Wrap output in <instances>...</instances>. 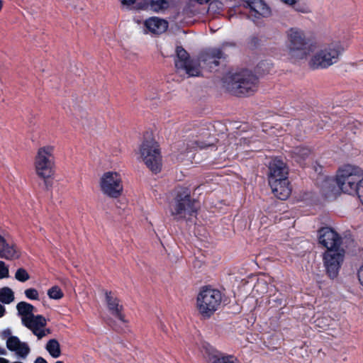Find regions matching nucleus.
Masks as SVG:
<instances>
[{
  "label": "nucleus",
  "mask_w": 363,
  "mask_h": 363,
  "mask_svg": "<svg viewBox=\"0 0 363 363\" xmlns=\"http://www.w3.org/2000/svg\"><path fill=\"white\" fill-rule=\"evenodd\" d=\"M336 183L342 192L357 194L363 205V170L358 166L344 164L336 174Z\"/></svg>",
  "instance_id": "f03ea898"
},
{
  "label": "nucleus",
  "mask_w": 363,
  "mask_h": 363,
  "mask_svg": "<svg viewBox=\"0 0 363 363\" xmlns=\"http://www.w3.org/2000/svg\"><path fill=\"white\" fill-rule=\"evenodd\" d=\"M357 277L360 284L363 286V264L362 266L358 270Z\"/></svg>",
  "instance_id": "e433bc0d"
},
{
  "label": "nucleus",
  "mask_w": 363,
  "mask_h": 363,
  "mask_svg": "<svg viewBox=\"0 0 363 363\" xmlns=\"http://www.w3.org/2000/svg\"><path fill=\"white\" fill-rule=\"evenodd\" d=\"M137 0H121L122 6L127 9L131 10H151L155 12H159V0H143L138 2L135 6L134 4Z\"/></svg>",
  "instance_id": "6ab92c4d"
},
{
  "label": "nucleus",
  "mask_w": 363,
  "mask_h": 363,
  "mask_svg": "<svg viewBox=\"0 0 363 363\" xmlns=\"http://www.w3.org/2000/svg\"><path fill=\"white\" fill-rule=\"evenodd\" d=\"M105 299L110 313L122 323H125V316L123 314V306L119 299L111 291H105Z\"/></svg>",
  "instance_id": "2eb2a0df"
},
{
  "label": "nucleus",
  "mask_w": 363,
  "mask_h": 363,
  "mask_svg": "<svg viewBox=\"0 0 363 363\" xmlns=\"http://www.w3.org/2000/svg\"><path fill=\"white\" fill-rule=\"evenodd\" d=\"M174 201L172 215L174 216V219L191 220L193 217H196L199 208L197 201L191 198V191L189 188H179Z\"/></svg>",
  "instance_id": "7ed1b4c3"
},
{
  "label": "nucleus",
  "mask_w": 363,
  "mask_h": 363,
  "mask_svg": "<svg viewBox=\"0 0 363 363\" xmlns=\"http://www.w3.org/2000/svg\"><path fill=\"white\" fill-rule=\"evenodd\" d=\"M25 296L27 298L30 300H38L39 299V294L38 291L33 288H30L24 291Z\"/></svg>",
  "instance_id": "473e14b6"
},
{
  "label": "nucleus",
  "mask_w": 363,
  "mask_h": 363,
  "mask_svg": "<svg viewBox=\"0 0 363 363\" xmlns=\"http://www.w3.org/2000/svg\"><path fill=\"white\" fill-rule=\"evenodd\" d=\"M143 33L152 37L159 34V17H150L144 21Z\"/></svg>",
  "instance_id": "4be33fe9"
},
{
  "label": "nucleus",
  "mask_w": 363,
  "mask_h": 363,
  "mask_svg": "<svg viewBox=\"0 0 363 363\" xmlns=\"http://www.w3.org/2000/svg\"><path fill=\"white\" fill-rule=\"evenodd\" d=\"M169 2L167 0H160V11L169 7Z\"/></svg>",
  "instance_id": "58836bf2"
},
{
  "label": "nucleus",
  "mask_w": 363,
  "mask_h": 363,
  "mask_svg": "<svg viewBox=\"0 0 363 363\" xmlns=\"http://www.w3.org/2000/svg\"><path fill=\"white\" fill-rule=\"evenodd\" d=\"M273 194L280 200H286L291 193L288 177L279 179L269 183Z\"/></svg>",
  "instance_id": "f3484780"
},
{
  "label": "nucleus",
  "mask_w": 363,
  "mask_h": 363,
  "mask_svg": "<svg viewBox=\"0 0 363 363\" xmlns=\"http://www.w3.org/2000/svg\"><path fill=\"white\" fill-rule=\"evenodd\" d=\"M320 322H322V321H321V320H320V319H318V320H316V323H317V324H316V325H317L318 327L322 328V326H320Z\"/></svg>",
  "instance_id": "49530a36"
},
{
  "label": "nucleus",
  "mask_w": 363,
  "mask_h": 363,
  "mask_svg": "<svg viewBox=\"0 0 363 363\" xmlns=\"http://www.w3.org/2000/svg\"><path fill=\"white\" fill-rule=\"evenodd\" d=\"M46 319L41 315H33L23 319L22 325L28 328L40 340L50 333L49 329H45Z\"/></svg>",
  "instance_id": "ddd939ff"
},
{
  "label": "nucleus",
  "mask_w": 363,
  "mask_h": 363,
  "mask_svg": "<svg viewBox=\"0 0 363 363\" xmlns=\"http://www.w3.org/2000/svg\"><path fill=\"white\" fill-rule=\"evenodd\" d=\"M139 154L146 167L157 174L159 172V144L152 133H146L139 148Z\"/></svg>",
  "instance_id": "6e6552de"
},
{
  "label": "nucleus",
  "mask_w": 363,
  "mask_h": 363,
  "mask_svg": "<svg viewBox=\"0 0 363 363\" xmlns=\"http://www.w3.org/2000/svg\"><path fill=\"white\" fill-rule=\"evenodd\" d=\"M318 238L319 243L327 249L326 251L340 249L342 238L331 228H320L318 231Z\"/></svg>",
  "instance_id": "f8f14e48"
},
{
  "label": "nucleus",
  "mask_w": 363,
  "mask_h": 363,
  "mask_svg": "<svg viewBox=\"0 0 363 363\" xmlns=\"http://www.w3.org/2000/svg\"><path fill=\"white\" fill-rule=\"evenodd\" d=\"M251 16L259 18L260 16H267L270 13L268 6L262 0H256L248 7Z\"/></svg>",
  "instance_id": "412c9836"
},
{
  "label": "nucleus",
  "mask_w": 363,
  "mask_h": 363,
  "mask_svg": "<svg viewBox=\"0 0 363 363\" xmlns=\"http://www.w3.org/2000/svg\"><path fill=\"white\" fill-rule=\"evenodd\" d=\"M3 337H7V339L9 337H13V335H11V330L9 328H6L1 333Z\"/></svg>",
  "instance_id": "4c0bfd02"
},
{
  "label": "nucleus",
  "mask_w": 363,
  "mask_h": 363,
  "mask_svg": "<svg viewBox=\"0 0 363 363\" xmlns=\"http://www.w3.org/2000/svg\"><path fill=\"white\" fill-rule=\"evenodd\" d=\"M6 313V309L4 306L0 304V318L3 317Z\"/></svg>",
  "instance_id": "37998d69"
},
{
  "label": "nucleus",
  "mask_w": 363,
  "mask_h": 363,
  "mask_svg": "<svg viewBox=\"0 0 363 363\" xmlns=\"http://www.w3.org/2000/svg\"><path fill=\"white\" fill-rule=\"evenodd\" d=\"M34 363H48V362L44 358L38 357L35 359Z\"/></svg>",
  "instance_id": "a19ab883"
},
{
  "label": "nucleus",
  "mask_w": 363,
  "mask_h": 363,
  "mask_svg": "<svg viewBox=\"0 0 363 363\" xmlns=\"http://www.w3.org/2000/svg\"><path fill=\"white\" fill-rule=\"evenodd\" d=\"M57 1L61 2V3L66 4L67 1H68L69 0H57Z\"/></svg>",
  "instance_id": "de8ad7c7"
},
{
  "label": "nucleus",
  "mask_w": 363,
  "mask_h": 363,
  "mask_svg": "<svg viewBox=\"0 0 363 363\" xmlns=\"http://www.w3.org/2000/svg\"><path fill=\"white\" fill-rule=\"evenodd\" d=\"M48 296L51 299L59 300L63 297V292L59 286H54L48 289Z\"/></svg>",
  "instance_id": "c756f323"
},
{
  "label": "nucleus",
  "mask_w": 363,
  "mask_h": 363,
  "mask_svg": "<svg viewBox=\"0 0 363 363\" xmlns=\"http://www.w3.org/2000/svg\"><path fill=\"white\" fill-rule=\"evenodd\" d=\"M272 69V64L267 60H262L256 66L255 70L259 74L269 73Z\"/></svg>",
  "instance_id": "c85d7f7f"
},
{
  "label": "nucleus",
  "mask_w": 363,
  "mask_h": 363,
  "mask_svg": "<svg viewBox=\"0 0 363 363\" xmlns=\"http://www.w3.org/2000/svg\"><path fill=\"white\" fill-rule=\"evenodd\" d=\"M212 363H240L233 355L213 356Z\"/></svg>",
  "instance_id": "cd10ccee"
},
{
  "label": "nucleus",
  "mask_w": 363,
  "mask_h": 363,
  "mask_svg": "<svg viewBox=\"0 0 363 363\" xmlns=\"http://www.w3.org/2000/svg\"><path fill=\"white\" fill-rule=\"evenodd\" d=\"M55 148L52 145H45L38 149L34 159V167L36 174L44 179L47 189L51 184L47 181L54 174L55 158Z\"/></svg>",
  "instance_id": "39448f33"
},
{
  "label": "nucleus",
  "mask_w": 363,
  "mask_h": 363,
  "mask_svg": "<svg viewBox=\"0 0 363 363\" xmlns=\"http://www.w3.org/2000/svg\"><path fill=\"white\" fill-rule=\"evenodd\" d=\"M224 57V53L220 48H212L199 55L198 60L202 62L211 72L218 67L219 60Z\"/></svg>",
  "instance_id": "4468645a"
},
{
  "label": "nucleus",
  "mask_w": 363,
  "mask_h": 363,
  "mask_svg": "<svg viewBox=\"0 0 363 363\" xmlns=\"http://www.w3.org/2000/svg\"><path fill=\"white\" fill-rule=\"evenodd\" d=\"M345 258V250H330L323 254V263L327 275L332 279L336 278L339 274L341 265Z\"/></svg>",
  "instance_id": "9b49d317"
},
{
  "label": "nucleus",
  "mask_w": 363,
  "mask_h": 363,
  "mask_svg": "<svg viewBox=\"0 0 363 363\" xmlns=\"http://www.w3.org/2000/svg\"><path fill=\"white\" fill-rule=\"evenodd\" d=\"M211 146L210 144L206 143L204 141H201L199 139H194L189 141L186 145V152L188 155L189 153L193 152L194 150L197 149L202 150L206 149Z\"/></svg>",
  "instance_id": "393cba45"
},
{
  "label": "nucleus",
  "mask_w": 363,
  "mask_h": 363,
  "mask_svg": "<svg viewBox=\"0 0 363 363\" xmlns=\"http://www.w3.org/2000/svg\"><path fill=\"white\" fill-rule=\"evenodd\" d=\"M222 298V294L219 290L209 286L202 287L196 298V308L202 318H211L219 308Z\"/></svg>",
  "instance_id": "20e7f679"
},
{
  "label": "nucleus",
  "mask_w": 363,
  "mask_h": 363,
  "mask_svg": "<svg viewBox=\"0 0 363 363\" xmlns=\"http://www.w3.org/2000/svg\"><path fill=\"white\" fill-rule=\"evenodd\" d=\"M344 48L340 42L332 43L314 55L309 62L312 69H325L337 62Z\"/></svg>",
  "instance_id": "423d86ee"
},
{
  "label": "nucleus",
  "mask_w": 363,
  "mask_h": 363,
  "mask_svg": "<svg viewBox=\"0 0 363 363\" xmlns=\"http://www.w3.org/2000/svg\"><path fill=\"white\" fill-rule=\"evenodd\" d=\"M223 82L228 91L238 97L253 95L259 86V78L248 69L228 72L223 77Z\"/></svg>",
  "instance_id": "f257e3e1"
},
{
  "label": "nucleus",
  "mask_w": 363,
  "mask_h": 363,
  "mask_svg": "<svg viewBox=\"0 0 363 363\" xmlns=\"http://www.w3.org/2000/svg\"><path fill=\"white\" fill-rule=\"evenodd\" d=\"M286 48L292 58L303 59L309 52V39L305 32L298 28H291L286 32Z\"/></svg>",
  "instance_id": "0eeeda50"
},
{
  "label": "nucleus",
  "mask_w": 363,
  "mask_h": 363,
  "mask_svg": "<svg viewBox=\"0 0 363 363\" xmlns=\"http://www.w3.org/2000/svg\"><path fill=\"white\" fill-rule=\"evenodd\" d=\"M223 9V4L220 1H211L208 5V10L213 12H219Z\"/></svg>",
  "instance_id": "72a5a7b5"
},
{
  "label": "nucleus",
  "mask_w": 363,
  "mask_h": 363,
  "mask_svg": "<svg viewBox=\"0 0 363 363\" xmlns=\"http://www.w3.org/2000/svg\"><path fill=\"white\" fill-rule=\"evenodd\" d=\"M199 4L203 5L210 3L211 0H195Z\"/></svg>",
  "instance_id": "c03bdc74"
},
{
  "label": "nucleus",
  "mask_w": 363,
  "mask_h": 363,
  "mask_svg": "<svg viewBox=\"0 0 363 363\" xmlns=\"http://www.w3.org/2000/svg\"><path fill=\"white\" fill-rule=\"evenodd\" d=\"M18 315L21 316V323L23 318H29L33 315L34 306L25 301H21L16 305Z\"/></svg>",
  "instance_id": "b1692460"
},
{
  "label": "nucleus",
  "mask_w": 363,
  "mask_h": 363,
  "mask_svg": "<svg viewBox=\"0 0 363 363\" xmlns=\"http://www.w3.org/2000/svg\"><path fill=\"white\" fill-rule=\"evenodd\" d=\"M45 348L49 354L54 358H57L61 354L60 344L55 339L50 340Z\"/></svg>",
  "instance_id": "a878e982"
},
{
  "label": "nucleus",
  "mask_w": 363,
  "mask_h": 363,
  "mask_svg": "<svg viewBox=\"0 0 363 363\" xmlns=\"http://www.w3.org/2000/svg\"><path fill=\"white\" fill-rule=\"evenodd\" d=\"M292 157L301 164L311 154V150L306 146H298L293 149Z\"/></svg>",
  "instance_id": "5701e85b"
},
{
  "label": "nucleus",
  "mask_w": 363,
  "mask_h": 363,
  "mask_svg": "<svg viewBox=\"0 0 363 363\" xmlns=\"http://www.w3.org/2000/svg\"><path fill=\"white\" fill-rule=\"evenodd\" d=\"M55 363H64V362L62 361H57Z\"/></svg>",
  "instance_id": "09e8293b"
},
{
  "label": "nucleus",
  "mask_w": 363,
  "mask_h": 363,
  "mask_svg": "<svg viewBox=\"0 0 363 363\" xmlns=\"http://www.w3.org/2000/svg\"><path fill=\"white\" fill-rule=\"evenodd\" d=\"M160 27H162L165 31L168 28V22L164 19L160 18Z\"/></svg>",
  "instance_id": "ea45409f"
},
{
  "label": "nucleus",
  "mask_w": 363,
  "mask_h": 363,
  "mask_svg": "<svg viewBox=\"0 0 363 363\" xmlns=\"http://www.w3.org/2000/svg\"><path fill=\"white\" fill-rule=\"evenodd\" d=\"M177 58L175 67L178 69L184 70L189 77L201 75V65L198 59L191 58L189 54L182 46L176 48Z\"/></svg>",
  "instance_id": "9d476101"
},
{
  "label": "nucleus",
  "mask_w": 363,
  "mask_h": 363,
  "mask_svg": "<svg viewBox=\"0 0 363 363\" xmlns=\"http://www.w3.org/2000/svg\"><path fill=\"white\" fill-rule=\"evenodd\" d=\"M6 345L9 351L14 352L21 359H26L30 351L28 345L21 342L17 336L9 337Z\"/></svg>",
  "instance_id": "aec40b11"
},
{
  "label": "nucleus",
  "mask_w": 363,
  "mask_h": 363,
  "mask_svg": "<svg viewBox=\"0 0 363 363\" xmlns=\"http://www.w3.org/2000/svg\"><path fill=\"white\" fill-rule=\"evenodd\" d=\"M21 252L16 245L9 242L0 235V258L14 260L20 257Z\"/></svg>",
  "instance_id": "dca6fc26"
},
{
  "label": "nucleus",
  "mask_w": 363,
  "mask_h": 363,
  "mask_svg": "<svg viewBox=\"0 0 363 363\" xmlns=\"http://www.w3.org/2000/svg\"><path fill=\"white\" fill-rule=\"evenodd\" d=\"M102 193L111 198H118L123 192V186L121 175L115 171L104 172L100 179Z\"/></svg>",
  "instance_id": "1a4fd4ad"
},
{
  "label": "nucleus",
  "mask_w": 363,
  "mask_h": 363,
  "mask_svg": "<svg viewBox=\"0 0 363 363\" xmlns=\"http://www.w3.org/2000/svg\"><path fill=\"white\" fill-rule=\"evenodd\" d=\"M9 277V267L4 261L0 260V279Z\"/></svg>",
  "instance_id": "f704fd0d"
},
{
  "label": "nucleus",
  "mask_w": 363,
  "mask_h": 363,
  "mask_svg": "<svg viewBox=\"0 0 363 363\" xmlns=\"http://www.w3.org/2000/svg\"><path fill=\"white\" fill-rule=\"evenodd\" d=\"M346 129L350 130L354 135H356L363 129V124L358 121H354L351 123H348Z\"/></svg>",
  "instance_id": "2f4dec72"
},
{
  "label": "nucleus",
  "mask_w": 363,
  "mask_h": 363,
  "mask_svg": "<svg viewBox=\"0 0 363 363\" xmlns=\"http://www.w3.org/2000/svg\"><path fill=\"white\" fill-rule=\"evenodd\" d=\"M15 279L20 282H25L30 279V275L24 268H18L15 273Z\"/></svg>",
  "instance_id": "7c9ffc66"
},
{
  "label": "nucleus",
  "mask_w": 363,
  "mask_h": 363,
  "mask_svg": "<svg viewBox=\"0 0 363 363\" xmlns=\"http://www.w3.org/2000/svg\"><path fill=\"white\" fill-rule=\"evenodd\" d=\"M14 300L13 291L7 286L0 289V301L4 304H9Z\"/></svg>",
  "instance_id": "bb28decb"
},
{
  "label": "nucleus",
  "mask_w": 363,
  "mask_h": 363,
  "mask_svg": "<svg viewBox=\"0 0 363 363\" xmlns=\"http://www.w3.org/2000/svg\"><path fill=\"white\" fill-rule=\"evenodd\" d=\"M294 8L296 11L301 12V13H307L308 12L307 9L301 8L298 6H295Z\"/></svg>",
  "instance_id": "79ce46f5"
},
{
  "label": "nucleus",
  "mask_w": 363,
  "mask_h": 363,
  "mask_svg": "<svg viewBox=\"0 0 363 363\" xmlns=\"http://www.w3.org/2000/svg\"><path fill=\"white\" fill-rule=\"evenodd\" d=\"M248 43L250 47L256 48L259 44V39L257 36L252 35L250 37Z\"/></svg>",
  "instance_id": "c9c22d12"
},
{
  "label": "nucleus",
  "mask_w": 363,
  "mask_h": 363,
  "mask_svg": "<svg viewBox=\"0 0 363 363\" xmlns=\"http://www.w3.org/2000/svg\"><path fill=\"white\" fill-rule=\"evenodd\" d=\"M135 22H136L137 23H140V21H136V20H135Z\"/></svg>",
  "instance_id": "8fccbe9b"
},
{
  "label": "nucleus",
  "mask_w": 363,
  "mask_h": 363,
  "mask_svg": "<svg viewBox=\"0 0 363 363\" xmlns=\"http://www.w3.org/2000/svg\"><path fill=\"white\" fill-rule=\"evenodd\" d=\"M269 183L272 180L288 177V167L281 159L274 158L272 160L269 166Z\"/></svg>",
  "instance_id": "a211bd4d"
},
{
  "label": "nucleus",
  "mask_w": 363,
  "mask_h": 363,
  "mask_svg": "<svg viewBox=\"0 0 363 363\" xmlns=\"http://www.w3.org/2000/svg\"><path fill=\"white\" fill-rule=\"evenodd\" d=\"M5 354H6V350L4 348L0 347V355Z\"/></svg>",
  "instance_id": "a18cd8bd"
}]
</instances>
